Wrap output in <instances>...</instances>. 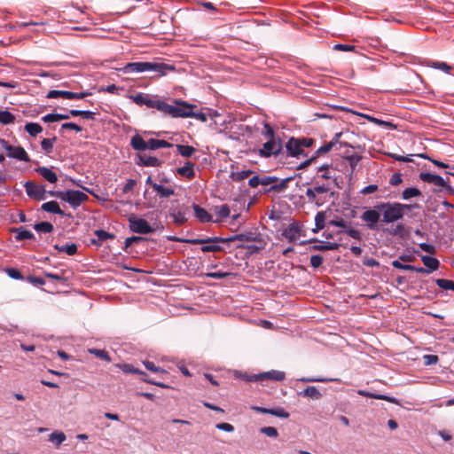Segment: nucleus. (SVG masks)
I'll list each match as a JSON object with an SVG mask.
<instances>
[{
  "label": "nucleus",
  "mask_w": 454,
  "mask_h": 454,
  "mask_svg": "<svg viewBox=\"0 0 454 454\" xmlns=\"http://www.w3.org/2000/svg\"><path fill=\"white\" fill-rule=\"evenodd\" d=\"M168 240L183 242L188 244H205L208 242L213 243H230L232 241H243V242H255V245L247 246V247L250 249L252 252H259L264 249L266 246V241L264 240L262 235L257 231V230H250L245 231L243 233L236 234L231 236L229 238H221V237H214V238H207V239H180L177 237H168Z\"/></svg>",
  "instance_id": "nucleus-1"
},
{
  "label": "nucleus",
  "mask_w": 454,
  "mask_h": 454,
  "mask_svg": "<svg viewBox=\"0 0 454 454\" xmlns=\"http://www.w3.org/2000/svg\"><path fill=\"white\" fill-rule=\"evenodd\" d=\"M380 214L382 215L381 222L385 223H395L403 219L396 202H380L372 209L364 211L361 219L366 223L370 230H374L380 220Z\"/></svg>",
  "instance_id": "nucleus-2"
},
{
  "label": "nucleus",
  "mask_w": 454,
  "mask_h": 454,
  "mask_svg": "<svg viewBox=\"0 0 454 454\" xmlns=\"http://www.w3.org/2000/svg\"><path fill=\"white\" fill-rule=\"evenodd\" d=\"M173 65L163 62H129L123 67L124 73H143L146 71H153L160 75H165L168 71H174Z\"/></svg>",
  "instance_id": "nucleus-3"
},
{
  "label": "nucleus",
  "mask_w": 454,
  "mask_h": 454,
  "mask_svg": "<svg viewBox=\"0 0 454 454\" xmlns=\"http://www.w3.org/2000/svg\"><path fill=\"white\" fill-rule=\"evenodd\" d=\"M49 195L67 202L74 209L89 200L86 193L78 190L49 191Z\"/></svg>",
  "instance_id": "nucleus-4"
},
{
  "label": "nucleus",
  "mask_w": 454,
  "mask_h": 454,
  "mask_svg": "<svg viewBox=\"0 0 454 454\" xmlns=\"http://www.w3.org/2000/svg\"><path fill=\"white\" fill-rule=\"evenodd\" d=\"M283 149L282 140L268 139L262 145V147L258 150V154L262 158H270L271 156H278Z\"/></svg>",
  "instance_id": "nucleus-5"
},
{
  "label": "nucleus",
  "mask_w": 454,
  "mask_h": 454,
  "mask_svg": "<svg viewBox=\"0 0 454 454\" xmlns=\"http://www.w3.org/2000/svg\"><path fill=\"white\" fill-rule=\"evenodd\" d=\"M129 229L132 232L138 234H149L154 231V229L143 218L137 217L134 215L128 218Z\"/></svg>",
  "instance_id": "nucleus-6"
},
{
  "label": "nucleus",
  "mask_w": 454,
  "mask_h": 454,
  "mask_svg": "<svg viewBox=\"0 0 454 454\" xmlns=\"http://www.w3.org/2000/svg\"><path fill=\"white\" fill-rule=\"evenodd\" d=\"M155 108L164 114L169 115L173 118H183V115H187L184 114V107L177 106L168 105L163 100L158 98Z\"/></svg>",
  "instance_id": "nucleus-7"
},
{
  "label": "nucleus",
  "mask_w": 454,
  "mask_h": 454,
  "mask_svg": "<svg viewBox=\"0 0 454 454\" xmlns=\"http://www.w3.org/2000/svg\"><path fill=\"white\" fill-rule=\"evenodd\" d=\"M24 187L27 196L36 200H43L46 198V193L49 194L43 185L37 184L32 181H27L24 184Z\"/></svg>",
  "instance_id": "nucleus-8"
},
{
  "label": "nucleus",
  "mask_w": 454,
  "mask_h": 454,
  "mask_svg": "<svg viewBox=\"0 0 454 454\" xmlns=\"http://www.w3.org/2000/svg\"><path fill=\"white\" fill-rule=\"evenodd\" d=\"M175 104L184 107V114L188 115H183V118H195L202 122L207 121V114L202 112H193V108H196L195 105L190 104L181 99H176Z\"/></svg>",
  "instance_id": "nucleus-9"
},
{
  "label": "nucleus",
  "mask_w": 454,
  "mask_h": 454,
  "mask_svg": "<svg viewBox=\"0 0 454 454\" xmlns=\"http://www.w3.org/2000/svg\"><path fill=\"white\" fill-rule=\"evenodd\" d=\"M190 213L189 207L185 205L178 206L177 207H171L169 216L173 219L176 225L181 226L184 224L188 218L187 215Z\"/></svg>",
  "instance_id": "nucleus-10"
},
{
  "label": "nucleus",
  "mask_w": 454,
  "mask_h": 454,
  "mask_svg": "<svg viewBox=\"0 0 454 454\" xmlns=\"http://www.w3.org/2000/svg\"><path fill=\"white\" fill-rule=\"evenodd\" d=\"M286 150L287 152V155L292 157H300L301 155L307 156L304 153V149L301 148L299 138L292 137L288 139L286 144Z\"/></svg>",
  "instance_id": "nucleus-11"
},
{
  "label": "nucleus",
  "mask_w": 454,
  "mask_h": 454,
  "mask_svg": "<svg viewBox=\"0 0 454 454\" xmlns=\"http://www.w3.org/2000/svg\"><path fill=\"white\" fill-rule=\"evenodd\" d=\"M133 101L139 106L145 105L149 108H155L157 103V97L148 94L138 93L131 97Z\"/></svg>",
  "instance_id": "nucleus-12"
},
{
  "label": "nucleus",
  "mask_w": 454,
  "mask_h": 454,
  "mask_svg": "<svg viewBox=\"0 0 454 454\" xmlns=\"http://www.w3.org/2000/svg\"><path fill=\"white\" fill-rule=\"evenodd\" d=\"M251 409L259 413L270 414L282 419H287L290 416L289 412L285 411L282 407L269 409L260 406H252Z\"/></svg>",
  "instance_id": "nucleus-13"
},
{
  "label": "nucleus",
  "mask_w": 454,
  "mask_h": 454,
  "mask_svg": "<svg viewBox=\"0 0 454 454\" xmlns=\"http://www.w3.org/2000/svg\"><path fill=\"white\" fill-rule=\"evenodd\" d=\"M294 179L293 176L286 177L284 179H279L278 177V182L274 184V185L270 186L269 188L265 189L263 191V193H270V192H277L280 193L285 192L287 187L288 184Z\"/></svg>",
  "instance_id": "nucleus-14"
},
{
  "label": "nucleus",
  "mask_w": 454,
  "mask_h": 454,
  "mask_svg": "<svg viewBox=\"0 0 454 454\" xmlns=\"http://www.w3.org/2000/svg\"><path fill=\"white\" fill-rule=\"evenodd\" d=\"M301 232V226L298 223H291L287 228L283 231L282 235L290 242L295 241Z\"/></svg>",
  "instance_id": "nucleus-15"
},
{
  "label": "nucleus",
  "mask_w": 454,
  "mask_h": 454,
  "mask_svg": "<svg viewBox=\"0 0 454 454\" xmlns=\"http://www.w3.org/2000/svg\"><path fill=\"white\" fill-rule=\"evenodd\" d=\"M7 156L10 158H14L20 160H23L26 162L30 161V158L25 149L21 146H12L11 145V149L7 151Z\"/></svg>",
  "instance_id": "nucleus-16"
},
{
  "label": "nucleus",
  "mask_w": 454,
  "mask_h": 454,
  "mask_svg": "<svg viewBox=\"0 0 454 454\" xmlns=\"http://www.w3.org/2000/svg\"><path fill=\"white\" fill-rule=\"evenodd\" d=\"M419 178L426 183L434 184L436 186H446V182L444 179L434 174L421 172L419 174Z\"/></svg>",
  "instance_id": "nucleus-17"
},
{
  "label": "nucleus",
  "mask_w": 454,
  "mask_h": 454,
  "mask_svg": "<svg viewBox=\"0 0 454 454\" xmlns=\"http://www.w3.org/2000/svg\"><path fill=\"white\" fill-rule=\"evenodd\" d=\"M41 209L44 212L56 214V215H61V216H65V215H67L69 217L72 216L70 214L66 215V213L59 207V203L55 200L48 201V202L42 204Z\"/></svg>",
  "instance_id": "nucleus-18"
},
{
  "label": "nucleus",
  "mask_w": 454,
  "mask_h": 454,
  "mask_svg": "<svg viewBox=\"0 0 454 454\" xmlns=\"http://www.w3.org/2000/svg\"><path fill=\"white\" fill-rule=\"evenodd\" d=\"M35 171L51 184H55L58 182V176L55 172L52 171L51 168L47 167H38L35 169Z\"/></svg>",
  "instance_id": "nucleus-19"
},
{
  "label": "nucleus",
  "mask_w": 454,
  "mask_h": 454,
  "mask_svg": "<svg viewBox=\"0 0 454 454\" xmlns=\"http://www.w3.org/2000/svg\"><path fill=\"white\" fill-rule=\"evenodd\" d=\"M357 394L359 395H362L364 397L374 398V399H378V400H384V401H387V402H389L391 403H395V404L399 403L398 400L395 397L388 396L386 395L374 394V393L368 392L366 390H358Z\"/></svg>",
  "instance_id": "nucleus-20"
},
{
  "label": "nucleus",
  "mask_w": 454,
  "mask_h": 454,
  "mask_svg": "<svg viewBox=\"0 0 454 454\" xmlns=\"http://www.w3.org/2000/svg\"><path fill=\"white\" fill-rule=\"evenodd\" d=\"M140 166L145 167H160L162 161L154 156L148 155H138V160L137 162Z\"/></svg>",
  "instance_id": "nucleus-21"
},
{
  "label": "nucleus",
  "mask_w": 454,
  "mask_h": 454,
  "mask_svg": "<svg viewBox=\"0 0 454 454\" xmlns=\"http://www.w3.org/2000/svg\"><path fill=\"white\" fill-rule=\"evenodd\" d=\"M94 234L97 236V239H92L90 240L91 244L97 246V247H100L102 246L103 242L106 239H115V235L113 234V233H109L104 230H96L94 231Z\"/></svg>",
  "instance_id": "nucleus-22"
},
{
  "label": "nucleus",
  "mask_w": 454,
  "mask_h": 454,
  "mask_svg": "<svg viewBox=\"0 0 454 454\" xmlns=\"http://www.w3.org/2000/svg\"><path fill=\"white\" fill-rule=\"evenodd\" d=\"M176 173L189 180L193 179L195 177L194 163L192 161H186L184 167L176 169Z\"/></svg>",
  "instance_id": "nucleus-23"
},
{
  "label": "nucleus",
  "mask_w": 454,
  "mask_h": 454,
  "mask_svg": "<svg viewBox=\"0 0 454 454\" xmlns=\"http://www.w3.org/2000/svg\"><path fill=\"white\" fill-rule=\"evenodd\" d=\"M192 208L194 210V215L198 218V220L201 223H209L214 222L212 219V215L203 207H200L197 204L192 205Z\"/></svg>",
  "instance_id": "nucleus-24"
},
{
  "label": "nucleus",
  "mask_w": 454,
  "mask_h": 454,
  "mask_svg": "<svg viewBox=\"0 0 454 454\" xmlns=\"http://www.w3.org/2000/svg\"><path fill=\"white\" fill-rule=\"evenodd\" d=\"M298 395L303 397H309L312 400H319L322 398V394L318 388L315 386H309L302 391L299 392Z\"/></svg>",
  "instance_id": "nucleus-25"
},
{
  "label": "nucleus",
  "mask_w": 454,
  "mask_h": 454,
  "mask_svg": "<svg viewBox=\"0 0 454 454\" xmlns=\"http://www.w3.org/2000/svg\"><path fill=\"white\" fill-rule=\"evenodd\" d=\"M261 377H262V381H264V380L283 381L286 379V373L281 371L272 370L270 372H262Z\"/></svg>",
  "instance_id": "nucleus-26"
},
{
  "label": "nucleus",
  "mask_w": 454,
  "mask_h": 454,
  "mask_svg": "<svg viewBox=\"0 0 454 454\" xmlns=\"http://www.w3.org/2000/svg\"><path fill=\"white\" fill-rule=\"evenodd\" d=\"M130 145L135 151L147 150V142L140 135H135L131 137Z\"/></svg>",
  "instance_id": "nucleus-27"
},
{
  "label": "nucleus",
  "mask_w": 454,
  "mask_h": 454,
  "mask_svg": "<svg viewBox=\"0 0 454 454\" xmlns=\"http://www.w3.org/2000/svg\"><path fill=\"white\" fill-rule=\"evenodd\" d=\"M13 232L16 233L15 239L16 240H25V239H35L34 233L30 231L26 230L23 226L15 228Z\"/></svg>",
  "instance_id": "nucleus-28"
},
{
  "label": "nucleus",
  "mask_w": 454,
  "mask_h": 454,
  "mask_svg": "<svg viewBox=\"0 0 454 454\" xmlns=\"http://www.w3.org/2000/svg\"><path fill=\"white\" fill-rule=\"evenodd\" d=\"M421 260L424 263V265L427 268V270L433 271L436 270L439 268L440 262L439 261L434 258L428 255H423L421 256Z\"/></svg>",
  "instance_id": "nucleus-29"
},
{
  "label": "nucleus",
  "mask_w": 454,
  "mask_h": 454,
  "mask_svg": "<svg viewBox=\"0 0 454 454\" xmlns=\"http://www.w3.org/2000/svg\"><path fill=\"white\" fill-rule=\"evenodd\" d=\"M54 248L59 252H64L68 255H74L77 253V246L74 243L72 244H65V245H58L54 246Z\"/></svg>",
  "instance_id": "nucleus-30"
},
{
  "label": "nucleus",
  "mask_w": 454,
  "mask_h": 454,
  "mask_svg": "<svg viewBox=\"0 0 454 454\" xmlns=\"http://www.w3.org/2000/svg\"><path fill=\"white\" fill-rule=\"evenodd\" d=\"M325 213L323 211L318 212L315 216V224L316 227L312 230L314 233L318 232L320 230H323L325 225Z\"/></svg>",
  "instance_id": "nucleus-31"
},
{
  "label": "nucleus",
  "mask_w": 454,
  "mask_h": 454,
  "mask_svg": "<svg viewBox=\"0 0 454 454\" xmlns=\"http://www.w3.org/2000/svg\"><path fill=\"white\" fill-rule=\"evenodd\" d=\"M176 147L178 153L184 158H190L196 152V149L192 145H176Z\"/></svg>",
  "instance_id": "nucleus-32"
},
{
  "label": "nucleus",
  "mask_w": 454,
  "mask_h": 454,
  "mask_svg": "<svg viewBox=\"0 0 454 454\" xmlns=\"http://www.w3.org/2000/svg\"><path fill=\"white\" fill-rule=\"evenodd\" d=\"M153 190L160 198H168L175 193V190L173 188L164 187L160 184H154Z\"/></svg>",
  "instance_id": "nucleus-33"
},
{
  "label": "nucleus",
  "mask_w": 454,
  "mask_h": 454,
  "mask_svg": "<svg viewBox=\"0 0 454 454\" xmlns=\"http://www.w3.org/2000/svg\"><path fill=\"white\" fill-rule=\"evenodd\" d=\"M340 244L334 242H325L321 245H315L311 247L315 251H330L337 250L340 247Z\"/></svg>",
  "instance_id": "nucleus-34"
},
{
  "label": "nucleus",
  "mask_w": 454,
  "mask_h": 454,
  "mask_svg": "<svg viewBox=\"0 0 454 454\" xmlns=\"http://www.w3.org/2000/svg\"><path fill=\"white\" fill-rule=\"evenodd\" d=\"M71 97H73L72 91H67V90H50L47 94L48 98H67V99H71Z\"/></svg>",
  "instance_id": "nucleus-35"
},
{
  "label": "nucleus",
  "mask_w": 454,
  "mask_h": 454,
  "mask_svg": "<svg viewBox=\"0 0 454 454\" xmlns=\"http://www.w3.org/2000/svg\"><path fill=\"white\" fill-rule=\"evenodd\" d=\"M25 130L31 136L36 137L39 133L43 131V128L40 124L35 122H27L25 125Z\"/></svg>",
  "instance_id": "nucleus-36"
},
{
  "label": "nucleus",
  "mask_w": 454,
  "mask_h": 454,
  "mask_svg": "<svg viewBox=\"0 0 454 454\" xmlns=\"http://www.w3.org/2000/svg\"><path fill=\"white\" fill-rule=\"evenodd\" d=\"M15 116L7 110H0V123L8 125L14 123Z\"/></svg>",
  "instance_id": "nucleus-37"
},
{
  "label": "nucleus",
  "mask_w": 454,
  "mask_h": 454,
  "mask_svg": "<svg viewBox=\"0 0 454 454\" xmlns=\"http://www.w3.org/2000/svg\"><path fill=\"white\" fill-rule=\"evenodd\" d=\"M69 114L74 117L81 116L83 119H87V120H94L95 119V113L90 112V111L72 109V110H69Z\"/></svg>",
  "instance_id": "nucleus-38"
},
{
  "label": "nucleus",
  "mask_w": 454,
  "mask_h": 454,
  "mask_svg": "<svg viewBox=\"0 0 454 454\" xmlns=\"http://www.w3.org/2000/svg\"><path fill=\"white\" fill-rule=\"evenodd\" d=\"M67 119H69V114H49L43 117L44 122H55Z\"/></svg>",
  "instance_id": "nucleus-39"
},
{
  "label": "nucleus",
  "mask_w": 454,
  "mask_h": 454,
  "mask_svg": "<svg viewBox=\"0 0 454 454\" xmlns=\"http://www.w3.org/2000/svg\"><path fill=\"white\" fill-rule=\"evenodd\" d=\"M34 229L39 232L51 233L53 231L54 226L49 222H41L35 223Z\"/></svg>",
  "instance_id": "nucleus-40"
},
{
  "label": "nucleus",
  "mask_w": 454,
  "mask_h": 454,
  "mask_svg": "<svg viewBox=\"0 0 454 454\" xmlns=\"http://www.w3.org/2000/svg\"><path fill=\"white\" fill-rule=\"evenodd\" d=\"M57 137H53L52 138H43L41 141V147L45 152V153L49 154L53 151V145L56 142Z\"/></svg>",
  "instance_id": "nucleus-41"
},
{
  "label": "nucleus",
  "mask_w": 454,
  "mask_h": 454,
  "mask_svg": "<svg viewBox=\"0 0 454 454\" xmlns=\"http://www.w3.org/2000/svg\"><path fill=\"white\" fill-rule=\"evenodd\" d=\"M421 192L420 190H419L418 188H415V187H410V188H406L403 192H402V197L403 200H410L413 197H419L421 196Z\"/></svg>",
  "instance_id": "nucleus-42"
},
{
  "label": "nucleus",
  "mask_w": 454,
  "mask_h": 454,
  "mask_svg": "<svg viewBox=\"0 0 454 454\" xmlns=\"http://www.w3.org/2000/svg\"><path fill=\"white\" fill-rule=\"evenodd\" d=\"M66 440V434L63 432L55 431L49 435V441L59 446Z\"/></svg>",
  "instance_id": "nucleus-43"
},
{
  "label": "nucleus",
  "mask_w": 454,
  "mask_h": 454,
  "mask_svg": "<svg viewBox=\"0 0 454 454\" xmlns=\"http://www.w3.org/2000/svg\"><path fill=\"white\" fill-rule=\"evenodd\" d=\"M218 243H213V242H208V243H205L203 244L204 246L201 247V251L203 253H209V252H222L223 251V247L219 245H217Z\"/></svg>",
  "instance_id": "nucleus-44"
},
{
  "label": "nucleus",
  "mask_w": 454,
  "mask_h": 454,
  "mask_svg": "<svg viewBox=\"0 0 454 454\" xmlns=\"http://www.w3.org/2000/svg\"><path fill=\"white\" fill-rule=\"evenodd\" d=\"M254 173L253 170H242V171H239V172H232L231 175V177L232 178V180L236 181V182H240L246 178H247L248 176H250L252 174Z\"/></svg>",
  "instance_id": "nucleus-45"
},
{
  "label": "nucleus",
  "mask_w": 454,
  "mask_h": 454,
  "mask_svg": "<svg viewBox=\"0 0 454 454\" xmlns=\"http://www.w3.org/2000/svg\"><path fill=\"white\" fill-rule=\"evenodd\" d=\"M215 210L219 219L215 220V223H217L222 219L227 218L230 215V208L226 204L215 207Z\"/></svg>",
  "instance_id": "nucleus-46"
},
{
  "label": "nucleus",
  "mask_w": 454,
  "mask_h": 454,
  "mask_svg": "<svg viewBox=\"0 0 454 454\" xmlns=\"http://www.w3.org/2000/svg\"><path fill=\"white\" fill-rule=\"evenodd\" d=\"M300 381H302V382H340V379H337V378H301L299 380Z\"/></svg>",
  "instance_id": "nucleus-47"
},
{
  "label": "nucleus",
  "mask_w": 454,
  "mask_h": 454,
  "mask_svg": "<svg viewBox=\"0 0 454 454\" xmlns=\"http://www.w3.org/2000/svg\"><path fill=\"white\" fill-rule=\"evenodd\" d=\"M329 168H330V165H323V166L319 167L317 169V176L316 179L317 178H322V179H325V180L333 179V176L330 175V172H329Z\"/></svg>",
  "instance_id": "nucleus-48"
},
{
  "label": "nucleus",
  "mask_w": 454,
  "mask_h": 454,
  "mask_svg": "<svg viewBox=\"0 0 454 454\" xmlns=\"http://www.w3.org/2000/svg\"><path fill=\"white\" fill-rule=\"evenodd\" d=\"M436 285L443 289V290H452L454 291V281L445 279V278H438L435 280Z\"/></svg>",
  "instance_id": "nucleus-49"
},
{
  "label": "nucleus",
  "mask_w": 454,
  "mask_h": 454,
  "mask_svg": "<svg viewBox=\"0 0 454 454\" xmlns=\"http://www.w3.org/2000/svg\"><path fill=\"white\" fill-rule=\"evenodd\" d=\"M429 67H434L435 69H440L447 74L450 72L452 67L448 65L446 62H440V61H430Z\"/></svg>",
  "instance_id": "nucleus-50"
},
{
  "label": "nucleus",
  "mask_w": 454,
  "mask_h": 454,
  "mask_svg": "<svg viewBox=\"0 0 454 454\" xmlns=\"http://www.w3.org/2000/svg\"><path fill=\"white\" fill-rule=\"evenodd\" d=\"M89 352L96 356L98 358H100L106 362H111V357L109 354L104 349L90 348L89 349Z\"/></svg>",
  "instance_id": "nucleus-51"
},
{
  "label": "nucleus",
  "mask_w": 454,
  "mask_h": 454,
  "mask_svg": "<svg viewBox=\"0 0 454 454\" xmlns=\"http://www.w3.org/2000/svg\"><path fill=\"white\" fill-rule=\"evenodd\" d=\"M262 135L267 139H278V137H276L273 128L267 122L264 123V129L262 131Z\"/></svg>",
  "instance_id": "nucleus-52"
},
{
  "label": "nucleus",
  "mask_w": 454,
  "mask_h": 454,
  "mask_svg": "<svg viewBox=\"0 0 454 454\" xmlns=\"http://www.w3.org/2000/svg\"><path fill=\"white\" fill-rule=\"evenodd\" d=\"M121 368L126 373L146 375L144 372L140 371L137 368H134L133 365L129 364H123L121 365Z\"/></svg>",
  "instance_id": "nucleus-53"
},
{
  "label": "nucleus",
  "mask_w": 454,
  "mask_h": 454,
  "mask_svg": "<svg viewBox=\"0 0 454 454\" xmlns=\"http://www.w3.org/2000/svg\"><path fill=\"white\" fill-rule=\"evenodd\" d=\"M278 182V177L274 176H261V185L263 186H271L274 185L275 183Z\"/></svg>",
  "instance_id": "nucleus-54"
},
{
  "label": "nucleus",
  "mask_w": 454,
  "mask_h": 454,
  "mask_svg": "<svg viewBox=\"0 0 454 454\" xmlns=\"http://www.w3.org/2000/svg\"><path fill=\"white\" fill-rule=\"evenodd\" d=\"M313 189L315 190L316 193L321 194L328 192L331 188L328 184H320L318 181L315 178V186Z\"/></svg>",
  "instance_id": "nucleus-55"
},
{
  "label": "nucleus",
  "mask_w": 454,
  "mask_h": 454,
  "mask_svg": "<svg viewBox=\"0 0 454 454\" xmlns=\"http://www.w3.org/2000/svg\"><path fill=\"white\" fill-rule=\"evenodd\" d=\"M341 232H346L348 236H350L351 238H353L355 239H357V240L361 239L360 231L356 229L350 228L349 225L344 231H338V234L341 233Z\"/></svg>",
  "instance_id": "nucleus-56"
},
{
  "label": "nucleus",
  "mask_w": 454,
  "mask_h": 454,
  "mask_svg": "<svg viewBox=\"0 0 454 454\" xmlns=\"http://www.w3.org/2000/svg\"><path fill=\"white\" fill-rule=\"evenodd\" d=\"M361 159V156L357 154H353L346 157V160H348L352 170H354L356 168Z\"/></svg>",
  "instance_id": "nucleus-57"
},
{
  "label": "nucleus",
  "mask_w": 454,
  "mask_h": 454,
  "mask_svg": "<svg viewBox=\"0 0 454 454\" xmlns=\"http://www.w3.org/2000/svg\"><path fill=\"white\" fill-rule=\"evenodd\" d=\"M260 431H261L262 434H266L269 437L276 438L278 435L277 428H275L273 427H262L260 429Z\"/></svg>",
  "instance_id": "nucleus-58"
},
{
  "label": "nucleus",
  "mask_w": 454,
  "mask_h": 454,
  "mask_svg": "<svg viewBox=\"0 0 454 454\" xmlns=\"http://www.w3.org/2000/svg\"><path fill=\"white\" fill-rule=\"evenodd\" d=\"M145 367L153 372H166V371L159 366H156L153 362L151 361H145L144 362Z\"/></svg>",
  "instance_id": "nucleus-59"
},
{
  "label": "nucleus",
  "mask_w": 454,
  "mask_h": 454,
  "mask_svg": "<svg viewBox=\"0 0 454 454\" xmlns=\"http://www.w3.org/2000/svg\"><path fill=\"white\" fill-rule=\"evenodd\" d=\"M145 240V238L139 237V236H132L129 238H127L125 239V247L124 250L126 251L129 247L133 245L134 243H139Z\"/></svg>",
  "instance_id": "nucleus-60"
},
{
  "label": "nucleus",
  "mask_w": 454,
  "mask_h": 454,
  "mask_svg": "<svg viewBox=\"0 0 454 454\" xmlns=\"http://www.w3.org/2000/svg\"><path fill=\"white\" fill-rule=\"evenodd\" d=\"M334 147L333 143L328 142L316 151V156L329 153Z\"/></svg>",
  "instance_id": "nucleus-61"
},
{
  "label": "nucleus",
  "mask_w": 454,
  "mask_h": 454,
  "mask_svg": "<svg viewBox=\"0 0 454 454\" xmlns=\"http://www.w3.org/2000/svg\"><path fill=\"white\" fill-rule=\"evenodd\" d=\"M6 272L8 276L13 279H23L21 272L15 268H7Z\"/></svg>",
  "instance_id": "nucleus-62"
},
{
  "label": "nucleus",
  "mask_w": 454,
  "mask_h": 454,
  "mask_svg": "<svg viewBox=\"0 0 454 454\" xmlns=\"http://www.w3.org/2000/svg\"><path fill=\"white\" fill-rule=\"evenodd\" d=\"M324 258L320 254H314L310 257V265L313 268H318L322 265Z\"/></svg>",
  "instance_id": "nucleus-63"
},
{
  "label": "nucleus",
  "mask_w": 454,
  "mask_h": 454,
  "mask_svg": "<svg viewBox=\"0 0 454 454\" xmlns=\"http://www.w3.org/2000/svg\"><path fill=\"white\" fill-rule=\"evenodd\" d=\"M329 224L330 225H333V226H337V227H340L342 229H347L348 226L350 224V223H348L346 221H344L342 218H337V219H334V220H331L329 222Z\"/></svg>",
  "instance_id": "nucleus-64"
}]
</instances>
